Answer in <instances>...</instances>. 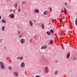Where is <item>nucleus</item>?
<instances>
[{"mask_svg":"<svg viewBox=\"0 0 77 77\" xmlns=\"http://www.w3.org/2000/svg\"><path fill=\"white\" fill-rule=\"evenodd\" d=\"M22 36H23L22 35H19V38H22Z\"/></svg>","mask_w":77,"mask_h":77,"instance_id":"dca6fc26","label":"nucleus"},{"mask_svg":"<svg viewBox=\"0 0 77 77\" xmlns=\"http://www.w3.org/2000/svg\"><path fill=\"white\" fill-rule=\"evenodd\" d=\"M23 34V33H21V34L22 35Z\"/></svg>","mask_w":77,"mask_h":77,"instance_id":"ea45409f","label":"nucleus"},{"mask_svg":"<svg viewBox=\"0 0 77 77\" xmlns=\"http://www.w3.org/2000/svg\"><path fill=\"white\" fill-rule=\"evenodd\" d=\"M15 5L16 7H17V3H15Z\"/></svg>","mask_w":77,"mask_h":77,"instance_id":"2f4dec72","label":"nucleus"},{"mask_svg":"<svg viewBox=\"0 0 77 77\" xmlns=\"http://www.w3.org/2000/svg\"><path fill=\"white\" fill-rule=\"evenodd\" d=\"M12 10H13L12 9H11V10H10L9 11L10 12H11L12 11Z\"/></svg>","mask_w":77,"mask_h":77,"instance_id":"473e14b6","label":"nucleus"},{"mask_svg":"<svg viewBox=\"0 0 77 77\" xmlns=\"http://www.w3.org/2000/svg\"><path fill=\"white\" fill-rule=\"evenodd\" d=\"M25 64L23 62H22L20 64V67L22 68H24L25 67Z\"/></svg>","mask_w":77,"mask_h":77,"instance_id":"f03ea898","label":"nucleus"},{"mask_svg":"<svg viewBox=\"0 0 77 77\" xmlns=\"http://www.w3.org/2000/svg\"><path fill=\"white\" fill-rule=\"evenodd\" d=\"M32 39H30V42H31V43H32Z\"/></svg>","mask_w":77,"mask_h":77,"instance_id":"c9c22d12","label":"nucleus"},{"mask_svg":"<svg viewBox=\"0 0 77 77\" xmlns=\"http://www.w3.org/2000/svg\"><path fill=\"white\" fill-rule=\"evenodd\" d=\"M45 72L46 73H48L49 72V69L48 67L47 66H46L45 67Z\"/></svg>","mask_w":77,"mask_h":77,"instance_id":"39448f33","label":"nucleus"},{"mask_svg":"<svg viewBox=\"0 0 77 77\" xmlns=\"http://www.w3.org/2000/svg\"><path fill=\"white\" fill-rule=\"evenodd\" d=\"M61 11H62V13H64V10H61Z\"/></svg>","mask_w":77,"mask_h":77,"instance_id":"f704fd0d","label":"nucleus"},{"mask_svg":"<svg viewBox=\"0 0 77 77\" xmlns=\"http://www.w3.org/2000/svg\"><path fill=\"white\" fill-rule=\"evenodd\" d=\"M65 4H68V3H65Z\"/></svg>","mask_w":77,"mask_h":77,"instance_id":"58836bf2","label":"nucleus"},{"mask_svg":"<svg viewBox=\"0 0 77 77\" xmlns=\"http://www.w3.org/2000/svg\"><path fill=\"white\" fill-rule=\"evenodd\" d=\"M58 72V71L57 70L55 71L54 72V74L55 75H57Z\"/></svg>","mask_w":77,"mask_h":77,"instance_id":"4468645a","label":"nucleus"},{"mask_svg":"<svg viewBox=\"0 0 77 77\" xmlns=\"http://www.w3.org/2000/svg\"><path fill=\"white\" fill-rule=\"evenodd\" d=\"M9 16L12 19H13L14 18L15 16L14 14H11Z\"/></svg>","mask_w":77,"mask_h":77,"instance_id":"423d86ee","label":"nucleus"},{"mask_svg":"<svg viewBox=\"0 0 77 77\" xmlns=\"http://www.w3.org/2000/svg\"><path fill=\"white\" fill-rule=\"evenodd\" d=\"M52 20H53V22H54V20L53 19H52Z\"/></svg>","mask_w":77,"mask_h":77,"instance_id":"4c0bfd02","label":"nucleus"},{"mask_svg":"<svg viewBox=\"0 0 77 77\" xmlns=\"http://www.w3.org/2000/svg\"><path fill=\"white\" fill-rule=\"evenodd\" d=\"M47 34L48 35H50L51 33L50 32L48 31L47 32Z\"/></svg>","mask_w":77,"mask_h":77,"instance_id":"412c9836","label":"nucleus"},{"mask_svg":"<svg viewBox=\"0 0 77 77\" xmlns=\"http://www.w3.org/2000/svg\"><path fill=\"white\" fill-rule=\"evenodd\" d=\"M6 27L5 26H3L2 27V30L3 31H5Z\"/></svg>","mask_w":77,"mask_h":77,"instance_id":"ddd939ff","label":"nucleus"},{"mask_svg":"<svg viewBox=\"0 0 77 77\" xmlns=\"http://www.w3.org/2000/svg\"><path fill=\"white\" fill-rule=\"evenodd\" d=\"M69 57H70V53H69L67 54L66 57L67 59H69Z\"/></svg>","mask_w":77,"mask_h":77,"instance_id":"6e6552de","label":"nucleus"},{"mask_svg":"<svg viewBox=\"0 0 77 77\" xmlns=\"http://www.w3.org/2000/svg\"><path fill=\"white\" fill-rule=\"evenodd\" d=\"M50 31L51 33H53L54 32V31L52 29Z\"/></svg>","mask_w":77,"mask_h":77,"instance_id":"393cba45","label":"nucleus"},{"mask_svg":"<svg viewBox=\"0 0 77 77\" xmlns=\"http://www.w3.org/2000/svg\"><path fill=\"white\" fill-rule=\"evenodd\" d=\"M35 77H41L39 75H36Z\"/></svg>","mask_w":77,"mask_h":77,"instance_id":"c85d7f7f","label":"nucleus"},{"mask_svg":"<svg viewBox=\"0 0 77 77\" xmlns=\"http://www.w3.org/2000/svg\"><path fill=\"white\" fill-rule=\"evenodd\" d=\"M20 11H21V10H20V9H18V12H20Z\"/></svg>","mask_w":77,"mask_h":77,"instance_id":"72a5a7b5","label":"nucleus"},{"mask_svg":"<svg viewBox=\"0 0 77 77\" xmlns=\"http://www.w3.org/2000/svg\"><path fill=\"white\" fill-rule=\"evenodd\" d=\"M42 27L43 29H45V27L44 24H42Z\"/></svg>","mask_w":77,"mask_h":77,"instance_id":"4be33fe9","label":"nucleus"},{"mask_svg":"<svg viewBox=\"0 0 77 77\" xmlns=\"http://www.w3.org/2000/svg\"><path fill=\"white\" fill-rule=\"evenodd\" d=\"M2 19V17L0 16V19Z\"/></svg>","mask_w":77,"mask_h":77,"instance_id":"e433bc0d","label":"nucleus"},{"mask_svg":"<svg viewBox=\"0 0 77 77\" xmlns=\"http://www.w3.org/2000/svg\"><path fill=\"white\" fill-rule=\"evenodd\" d=\"M16 10L15 9H14V10H12V12H15L14 13V14H16Z\"/></svg>","mask_w":77,"mask_h":77,"instance_id":"a211bd4d","label":"nucleus"},{"mask_svg":"<svg viewBox=\"0 0 77 77\" xmlns=\"http://www.w3.org/2000/svg\"><path fill=\"white\" fill-rule=\"evenodd\" d=\"M53 41L52 40H51L50 42V44H52L53 43Z\"/></svg>","mask_w":77,"mask_h":77,"instance_id":"b1692460","label":"nucleus"},{"mask_svg":"<svg viewBox=\"0 0 77 77\" xmlns=\"http://www.w3.org/2000/svg\"><path fill=\"white\" fill-rule=\"evenodd\" d=\"M37 35H35V36H34V38H35V39H36V37H37Z\"/></svg>","mask_w":77,"mask_h":77,"instance_id":"7c9ffc66","label":"nucleus"},{"mask_svg":"<svg viewBox=\"0 0 77 77\" xmlns=\"http://www.w3.org/2000/svg\"><path fill=\"white\" fill-rule=\"evenodd\" d=\"M0 68L1 69H5V66L3 63L2 62H0Z\"/></svg>","mask_w":77,"mask_h":77,"instance_id":"f257e3e1","label":"nucleus"},{"mask_svg":"<svg viewBox=\"0 0 77 77\" xmlns=\"http://www.w3.org/2000/svg\"><path fill=\"white\" fill-rule=\"evenodd\" d=\"M34 12L35 13H39V11L38 9H35L34 10Z\"/></svg>","mask_w":77,"mask_h":77,"instance_id":"9d476101","label":"nucleus"},{"mask_svg":"<svg viewBox=\"0 0 77 77\" xmlns=\"http://www.w3.org/2000/svg\"><path fill=\"white\" fill-rule=\"evenodd\" d=\"M2 39H0V43L2 42Z\"/></svg>","mask_w":77,"mask_h":77,"instance_id":"c756f323","label":"nucleus"},{"mask_svg":"<svg viewBox=\"0 0 77 77\" xmlns=\"http://www.w3.org/2000/svg\"><path fill=\"white\" fill-rule=\"evenodd\" d=\"M29 23L30 25V26H32L33 25V22H32V21L31 20H30L29 21Z\"/></svg>","mask_w":77,"mask_h":77,"instance_id":"1a4fd4ad","label":"nucleus"},{"mask_svg":"<svg viewBox=\"0 0 77 77\" xmlns=\"http://www.w3.org/2000/svg\"><path fill=\"white\" fill-rule=\"evenodd\" d=\"M75 24H76V26H77V18H76V19H75Z\"/></svg>","mask_w":77,"mask_h":77,"instance_id":"aec40b11","label":"nucleus"},{"mask_svg":"<svg viewBox=\"0 0 77 77\" xmlns=\"http://www.w3.org/2000/svg\"><path fill=\"white\" fill-rule=\"evenodd\" d=\"M25 3H26V2H25L23 1L22 2V4L23 5V4H25Z\"/></svg>","mask_w":77,"mask_h":77,"instance_id":"5701e85b","label":"nucleus"},{"mask_svg":"<svg viewBox=\"0 0 77 77\" xmlns=\"http://www.w3.org/2000/svg\"><path fill=\"white\" fill-rule=\"evenodd\" d=\"M23 57H17V59H18V60H19V59H20V60H23Z\"/></svg>","mask_w":77,"mask_h":77,"instance_id":"0eeeda50","label":"nucleus"},{"mask_svg":"<svg viewBox=\"0 0 77 77\" xmlns=\"http://www.w3.org/2000/svg\"><path fill=\"white\" fill-rule=\"evenodd\" d=\"M48 11H45L44 12H43V14L44 15H47L48 14V13H47Z\"/></svg>","mask_w":77,"mask_h":77,"instance_id":"9b49d317","label":"nucleus"},{"mask_svg":"<svg viewBox=\"0 0 77 77\" xmlns=\"http://www.w3.org/2000/svg\"><path fill=\"white\" fill-rule=\"evenodd\" d=\"M66 8H64V12L66 14Z\"/></svg>","mask_w":77,"mask_h":77,"instance_id":"6ab92c4d","label":"nucleus"},{"mask_svg":"<svg viewBox=\"0 0 77 77\" xmlns=\"http://www.w3.org/2000/svg\"><path fill=\"white\" fill-rule=\"evenodd\" d=\"M20 43L22 44H23L25 42V41L23 38H22L20 40Z\"/></svg>","mask_w":77,"mask_h":77,"instance_id":"7ed1b4c3","label":"nucleus"},{"mask_svg":"<svg viewBox=\"0 0 77 77\" xmlns=\"http://www.w3.org/2000/svg\"><path fill=\"white\" fill-rule=\"evenodd\" d=\"M47 48V47L45 45H43L41 47V48Z\"/></svg>","mask_w":77,"mask_h":77,"instance_id":"f8f14e48","label":"nucleus"},{"mask_svg":"<svg viewBox=\"0 0 77 77\" xmlns=\"http://www.w3.org/2000/svg\"><path fill=\"white\" fill-rule=\"evenodd\" d=\"M6 59H7V60H10V58L9 57H7Z\"/></svg>","mask_w":77,"mask_h":77,"instance_id":"bb28decb","label":"nucleus"},{"mask_svg":"<svg viewBox=\"0 0 77 77\" xmlns=\"http://www.w3.org/2000/svg\"><path fill=\"white\" fill-rule=\"evenodd\" d=\"M62 20H63V19L62 18H60V22H62Z\"/></svg>","mask_w":77,"mask_h":77,"instance_id":"cd10ccee","label":"nucleus"},{"mask_svg":"<svg viewBox=\"0 0 77 77\" xmlns=\"http://www.w3.org/2000/svg\"><path fill=\"white\" fill-rule=\"evenodd\" d=\"M2 23H6V21L4 19H2Z\"/></svg>","mask_w":77,"mask_h":77,"instance_id":"2eb2a0df","label":"nucleus"},{"mask_svg":"<svg viewBox=\"0 0 77 77\" xmlns=\"http://www.w3.org/2000/svg\"><path fill=\"white\" fill-rule=\"evenodd\" d=\"M8 69L9 70H12V68L11 67V66H9L8 67Z\"/></svg>","mask_w":77,"mask_h":77,"instance_id":"f3484780","label":"nucleus"},{"mask_svg":"<svg viewBox=\"0 0 77 77\" xmlns=\"http://www.w3.org/2000/svg\"><path fill=\"white\" fill-rule=\"evenodd\" d=\"M50 10V11L51 12L52 11V9L51 8H49Z\"/></svg>","mask_w":77,"mask_h":77,"instance_id":"a878e982","label":"nucleus"},{"mask_svg":"<svg viewBox=\"0 0 77 77\" xmlns=\"http://www.w3.org/2000/svg\"><path fill=\"white\" fill-rule=\"evenodd\" d=\"M14 76L16 77H18L19 76V74L17 72H14Z\"/></svg>","mask_w":77,"mask_h":77,"instance_id":"20e7f679","label":"nucleus"}]
</instances>
